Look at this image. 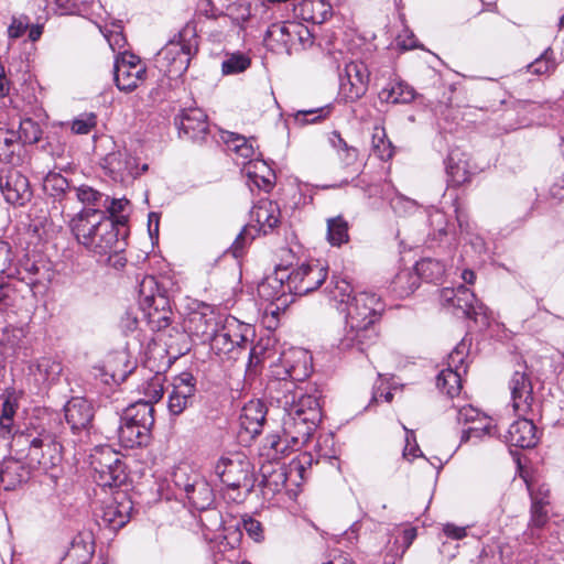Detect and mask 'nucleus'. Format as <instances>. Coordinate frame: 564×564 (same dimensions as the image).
I'll use <instances>...</instances> for the list:
<instances>
[{
    "label": "nucleus",
    "mask_w": 564,
    "mask_h": 564,
    "mask_svg": "<svg viewBox=\"0 0 564 564\" xmlns=\"http://www.w3.org/2000/svg\"><path fill=\"white\" fill-rule=\"evenodd\" d=\"M332 299L345 317L343 329L336 338V347L341 351H364L378 337L377 325L384 311L379 295L371 292L352 293L350 283L345 279L335 282Z\"/></svg>",
    "instance_id": "nucleus-1"
},
{
    "label": "nucleus",
    "mask_w": 564,
    "mask_h": 564,
    "mask_svg": "<svg viewBox=\"0 0 564 564\" xmlns=\"http://www.w3.org/2000/svg\"><path fill=\"white\" fill-rule=\"evenodd\" d=\"M124 219L117 220L99 208H83L69 220L70 231L77 243L87 252L98 257L118 256L126 247Z\"/></svg>",
    "instance_id": "nucleus-2"
},
{
    "label": "nucleus",
    "mask_w": 564,
    "mask_h": 564,
    "mask_svg": "<svg viewBox=\"0 0 564 564\" xmlns=\"http://www.w3.org/2000/svg\"><path fill=\"white\" fill-rule=\"evenodd\" d=\"M284 383V395L279 403L284 410L282 426L285 436L294 445L305 443L322 420V409L317 394H307L301 388L290 389Z\"/></svg>",
    "instance_id": "nucleus-3"
},
{
    "label": "nucleus",
    "mask_w": 564,
    "mask_h": 564,
    "mask_svg": "<svg viewBox=\"0 0 564 564\" xmlns=\"http://www.w3.org/2000/svg\"><path fill=\"white\" fill-rule=\"evenodd\" d=\"M11 448L20 458H25L30 468L50 470L62 460V445L56 436L45 429H28L14 434Z\"/></svg>",
    "instance_id": "nucleus-4"
},
{
    "label": "nucleus",
    "mask_w": 564,
    "mask_h": 564,
    "mask_svg": "<svg viewBox=\"0 0 564 564\" xmlns=\"http://www.w3.org/2000/svg\"><path fill=\"white\" fill-rule=\"evenodd\" d=\"M223 140L228 150L237 155V164L242 166L241 172L249 186L269 192L274 182V173L265 161L256 156L253 140L228 131L223 134Z\"/></svg>",
    "instance_id": "nucleus-5"
},
{
    "label": "nucleus",
    "mask_w": 564,
    "mask_h": 564,
    "mask_svg": "<svg viewBox=\"0 0 564 564\" xmlns=\"http://www.w3.org/2000/svg\"><path fill=\"white\" fill-rule=\"evenodd\" d=\"M197 45L195 28L186 24L158 53V67L170 76L182 75L188 68L192 56L196 54Z\"/></svg>",
    "instance_id": "nucleus-6"
},
{
    "label": "nucleus",
    "mask_w": 564,
    "mask_h": 564,
    "mask_svg": "<svg viewBox=\"0 0 564 564\" xmlns=\"http://www.w3.org/2000/svg\"><path fill=\"white\" fill-rule=\"evenodd\" d=\"M154 409L148 404H131L122 413L118 438L123 447L134 448L147 445L154 424Z\"/></svg>",
    "instance_id": "nucleus-7"
},
{
    "label": "nucleus",
    "mask_w": 564,
    "mask_h": 564,
    "mask_svg": "<svg viewBox=\"0 0 564 564\" xmlns=\"http://www.w3.org/2000/svg\"><path fill=\"white\" fill-rule=\"evenodd\" d=\"M94 478L101 487H118L127 480L126 465L120 453L109 445L98 446L90 455Z\"/></svg>",
    "instance_id": "nucleus-8"
},
{
    "label": "nucleus",
    "mask_w": 564,
    "mask_h": 564,
    "mask_svg": "<svg viewBox=\"0 0 564 564\" xmlns=\"http://www.w3.org/2000/svg\"><path fill=\"white\" fill-rule=\"evenodd\" d=\"M219 480L230 489L253 487V466L242 453H229L219 457L214 466Z\"/></svg>",
    "instance_id": "nucleus-9"
},
{
    "label": "nucleus",
    "mask_w": 564,
    "mask_h": 564,
    "mask_svg": "<svg viewBox=\"0 0 564 564\" xmlns=\"http://www.w3.org/2000/svg\"><path fill=\"white\" fill-rule=\"evenodd\" d=\"M444 272L445 267L438 260L423 259L416 262L414 271L402 270L395 275L393 291L399 296H408L419 288L420 279L436 283L441 281Z\"/></svg>",
    "instance_id": "nucleus-10"
},
{
    "label": "nucleus",
    "mask_w": 564,
    "mask_h": 564,
    "mask_svg": "<svg viewBox=\"0 0 564 564\" xmlns=\"http://www.w3.org/2000/svg\"><path fill=\"white\" fill-rule=\"evenodd\" d=\"M154 284L153 278H145L141 283L140 294L143 296L140 300V308L142 317L152 330H163L170 323L172 311L169 307L167 299L162 295L145 294V288L150 289Z\"/></svg>",
    "instance_id": "nucleus-11"
},
{
    "label": "nucleus",
    "mask_w": 564,
    "mask_h": 564,
    "mask_svg": "<svg viewBox=\"0 0 564 564\" xmlns=\"http://www.w3.org/2000/svg\"><path fill=\"white\" fill-rule=\"evenodd\" d=\"M339 96L349 102L364 97L370 82V70L362 61H349L338 74Z\"/></svg>",
    "instance_id": "nucleus-12"
},
{
    "label": "nucleus",
    "mask_w": 564,
    "mask_h": 564,
    "mask_svg": "<svg viewBox=\"0 0 564 564\" xmlns=\"http://www.w3.org/2000/svg\"><path fill=\"white\" fill-rule=\"evenodd\" d=\"M225 317L216 313L210 305L199 304L197 310L192 311L185 317L184 329L200 343L207 344L215 332L219 330Z\"/></svg>",
    "instance_id": "nucleus-13"
},
{
    "label": "nucleus",
    "mask_w": 564,
    "mask_h": 564,
    "mask_svg": "<svg viewBox=\"0 0 564 564\" xmlns=\"http://www.w3.org/2000/svg\"><path fill=\"white\" fill-rule=\"evenodd\" d=\"M147 68L141 59L131 53H119L113 64V77L119 90L130 93L144 82Z\"/></svg>",
    "instance_id": "nucleus-14"
},
{
    "label": "nucleus",
    "mask_w": 564,
    "mask_h": 564,
    "mask_svg": "<svg viewBox=\"0 0 564 564\" xmlns=\"http://www.w3.org/2000/svg\"><path fill=\"white\" fill-rule=\"evenodd\" d=\"M101 166L115 182L124 184L133 182L148 170V164L139 166L137 158L126 150L108 153L102 159Z\"/></svg>",
    "instance_id": "nucleus-15"
},
{
    "label": "nucleus",
    "mask_w": 564,
    "mask_h": 564,
    "mask_svg": "<svg viewBox=\"0 0 564 564\" xmlns=\"http://www.w3.org/2000/svg\"><path fill=\"white\" fill-rule=\"evenodd\" d=\"M441 300L444 305L452 306L456 312L464 316L478 321L481 317L484 324L487 323V307L478 303L475 294L465 285L455 289H443Z\"/></svg>",
    "instance_id": "nucleus-16"
},
{
    "label": "nucleus",
    "mask_w": 564,
    "mask_h": 564,
    "mask_svg": "<svg viewBox=\"0 0 564 564\" xmlns=\"http://www.w3.org/2000/svg\"><path fill=\"white\" fill-rule=\"evenodd\" d=\"M175 485L184 490L189 503L198 509H207L214 501L209 484L197 474L188 475L180 468L174 475Z\"/></svg>",
    "instance_id": "nucleus-17"
},
{
    "label": "nucleus",
    "mask_w": 564,
    "mask_h": 564,
    "mask_svg": "<svg viewBox=\"0 0 564 564\" xmlns=\"http://www.w3.org/2000/svg\"><path fill=\"white\" fill-rule=\"evenodd\" d=\"M327 270L319 262L303 263L289 271L293 295H306L318 289L326 280Z\"/></svg>",
    "instance_id": "nucleus-18"
},
{
    "label": "nucleus",
    "mask_w": 564,
    "mask_h": 564,
    "mask_svg": "<svg viewBox=\"0 0 564 564\" xmlns=\"http://www.w3.org/2000/svg\"><path fill=\"white\" fill-rule=\"evenodd\" d=\"M0 189L10 204L23 205L31 196L28 178L11 166L0 170Z\"/></svg>",
    "instance_id": "nucleus-19"
},
{
    "label": "nucleus",
    "mask_w": 564,
    "mask_h": 564,
    "mask_svg": "<svg viewBox=\"0 0 564 564\" xmlns=\"http://www.w3.org/2000/svg\"><path fill=\"white\" fill-rule=\"evenodd\" d=\"M258 294L265 301H281V304L285 305L288 296L293 294L289 280V269L278 268L271 275L267 276L258 285Z\"/></svg>",
    "instance_id": "nucleus-20"
},
{
    "label": "nucleus",
    "mask_w": 564,
    "mask_h": 564,
    "mask_svg": "<svg viewBox=\"0 0 564 564\" xmlns=\"http://www.w3.org/2000/svg\"><path fill=\"white\" fill-rule=\"evenodd\" d=\"M132 510V502L124 495H119L107 502L100 509L99 524L117 531L128 523Z\"/></svg>",
    "instance_id": "nucleus-21"
},
{
    "label": "nucleus",
    "mask_w": 564,
    "mask_h": 564,
    "mask_svg": "<svg viewBox=\"0 0 564 564\" xmlns=\"http://www.w3.org/2000/svg\"><path fill=\"white\" fill-rule=\"evenodd\" d=\"M172 388L169 410L178 415L192 403L196 392V379L191 372H182L173 379Z\"/></svg>",
    "instance_id": "nucleus-22"
},
{
    "label": "nucleus",
    "mask_w": 564,
    "mask_h": 564,
    "mask_svg": "<svg viewBox=\"0 0 564 564\" xmlns=\"http://www.w3.org/2000/svg\"><path fill=\"white\" fill-rule=\"evenodd\" d=\"M512 408L517 414L525 415L531 411L533 390L530 378L524 371H514L510 381Z\"/></svg>",
    "instance_id": "nucleus-23"
},
{
    "label": "nucleus",
    "mask_w": 564,
    "mask_h": 564,
    "mask_svg": "<svg viewBox=\"0 0 564 564\" xmlns=\"http://www.w3.org/2000/svg\"><path fill=\"white\" fill-rule=\"evenodd\" d=\"M64 411L66 422L73 433L88 435V429L94 417L91 403L82 398H73L66 403Z\"/></svg>",
    "instance_id": "nucleus-24"
},
{
    "label": "nucleus",
    "mask_w": 564,
    "mask_h": 564,
    "mask_svg": "<svg viewBox=\"0 0 564 564\" xmlns=\"http://www.w3.org/2000/svg\"><path fill=\"white\" fill-rule=\"evenodd\" d=\"M175 124L184 134L193 140L204 139L208 132L207 116L199 108L182 110L175 118Z\"/></svg>",
    "instance_id": "nucleus-25"
},
{
    "label": "nucleus",
    "mask_w": 564,
    "mask_h": 564,
    "mask_svg": "<svg viewBox=\"0 0 564 564\" xmlns=\"http://www.w3.org/2000/svg\"><path fill=\"white\" fill-rule=\"evenodd\" d=\"M281 212L275 202L268 198L260 199L250 212V221L254 223L252 227L264 235L273 230L280 223Z\"/></svg>",
    "instance_id": "nucleus-26"
},
{
    "label": "nucleus",
    "mask_w": 564,
    "mask_h": 564,
    "mask_svg": "<svg viewBox=\"0 0 564 564\" xmlns=\"http://www.w3.org/2000/svg\"><path fill=\"white\" fill-rule=\"evenodd\" d=\"M267 416V408L260 400H251L241 410L239 424L242 431L254 437L260 434Z\"/></svg>",
    "instance_id": "nucleus-27"
},
{
    "label": "nucleus",
    "mask_w": 564,
    "mask_h": 564,
    "mask_svg": "<svg viewBox=\"0 0 564 564\" xmlns=\"http://www.w3.org/2000/svg\"><path fill=\"white\" fill-rule=\"evenodd\" d=\"M506 442L516 447L530 448L536 445V427L531 420L519 419L508 429Z\"/></svg>",
    "instance_id": "nucleus-28"
},
{
    "label": "nucleus",
    "mask_w": 564,
    "mask_h": 564,
    "mask_svg": "<svg viewBox=\"0 0 564 564\" xmlns=\"http://www.w3.org/2000/svg\"><path fill=\"white\" fill-rule=\"evenodd\" d=\"M292 28H297L294 24L288 25L286 23H273L271 24L263 37V43L268 50L274 53H286L291 52V43L293 40Z\"/></svg>",
    "instance_id": "nucleus-29"
},
{
    "label": "nucleus",
    "mask_w": 564,
    "mask_h": 564,
    "mask_svg": "<svg viewBox=\"0 0 564 564\" xmlns=\"http://www.w3.org/2000/svg\"><path fill=\"white\" fill-rule=\"evenodd\" d=\"M446 174L448 183L453 186H460L469 182L471 172L469 170V163L464 153L453 151L449 153L446 160Z\"/></svg>",
    "instance_id": "nucleus-30"
},
{
    "label": "nucleus",
    "mask_w": 564,
    "mask_h": 564,
    "mask_svg": "<svg viewBox=\"0 0 564 564\" xmlns=\"http://www.w3.org/2000/svg\"><path fill=\"white\" fill-rule=\"evenodd\" d=\"M30 370L39 384L46 386L55 382L59 378L62 365L51 357H42L36 360Z\"/></svg>",
    "instance_id": "nucleus-31"
},
{
    "label": "nucleus",
    "mask_w": 564,
    "mask_h": 564,
    "mask_svg": "<svg viewBox=\"0 0 564 564\" xmlns=\"http://www.w3.org/2000/svg\"><path fill=\"white\" fill-rule=\"evenodd\" d=\"M308 355L303 349H291L283 354L282 361L285 365L288 376L293 380H302L308 376Z\"/></svg>",
    "instance_id": "nucleus-32"
},
{
    "label": "nucleus",
    "mask_w": 564,
    "mask_h": 564,
    "mask_svg": "<svg viewBox=\"0 0 564 564\" xmlns=\"http://www.w3.org/2000/svg\"><path fill=\"white\" fill-rule=\"evenodd\" d=\"M414 97V89L402 80H391L379 93L380 100L389 104H408Z\"/></svg>",
    "instance_id": "nucleus-33"
},
{
    "label": "nucleus",
    "mask_w": 564,
    "mask_h": 564,
    "mask_svg": "<svg viewBox=\"0 0 564 564\" xmlns=\"http://www.w3.org/2000/svg\"><path fill=\"white\" fill-rule=\"evenodd\" d=\"M164 377L161 373H155L149 380L144 381L139 391L143 394V399L137 401L134 404H148L153 408V404L160 401L164 393Z\"/></svg>",
    "instance_id": "nucleus-34"
},
{
    "label": "nucleus",
    "mask_w": 564,
    "mask_h": 564,
    "mask_svg": "<svg viewBox=\"0 0 564 564\" xmlns=\"http://www.w3.org/2000/svg\"><path fill=\"white\" fill-rule=\"evenodd\" d=\"M224 322H226V329L230 333L234 348L245 346L254 334L250 324L241 323L235 317L226 316Z\"/></svg>",
    "instance_id": "nucleus-35"
},
{
    "label": "nucleus",
    "mask_w": 564,
    "mask_h": 564,
    "mask_svg": "<svg viewBox=\"0 0 564 564\" xmlns=\"http://www.w3.org/2000/svg\"><path fill=\"white\" fill-rule=\"evenodd\" d=\"M436 384L447 395H458L462 389V373L452 368L443 369L437 376Z\"/></svg>",
    "instance_id": "nucleus-36"
},
{
    "label": "nucleus",
    "mask_w": 564,
    "mask_h": 564,
    "mask_svg": "<svg viewBox=\"0 0 564 564\" xmlns=\"http://www.w3.org/2000/svg\"><path fill=\"white\" fill-rule=\"evenodd\" d=\"M22 460L25 463V458H20L15 454L14 458H8L1 462L2 482L8 479L10 485H14L25 479L28 473L21 463Z\"/></svg>",
    "instance_id": "nucleus-37"
},
{
    "label": "nucleus",
    "mask_w": 564,
    "mask_h": 564,
    "mask_svg": "<svg viewBox=\"0 0 564 564\" xmlns=\"http://www.w3.org/2000/svg\"><path fill=\"white\" fill-rule=\"evenodd\" d=\"M348 223L340 216L327 220V241L332 246L339 247L348 242Z\"/></svg>",
    "instance_id": "nucleus-38"
},
{
    "label": "nucleus",
    "mask_w": 564,
    "mask_h": 564,
    "mask_svg": "<svg viewBox=\"0 0 564 564\" xmlns=\"http://www.w3.org/2000/svg\"><path fill=\"white\" fill-rule=\"evenodd\" d=\"M372 152L382 161H388L393 156L394 149L387 138L384 128L376 127L372 133Z\"/></svg>",
    "instance_id": "nucleus-39"
},
{
    "label": "nucleus",
    "mask_w": 564,
    "mask_h": 564,
    "mask_svg": "<svg viewBox=\"0 0 564 564\" xmlns=\"http://www.w3.org/2000/svg\"><path fill=\"white\" fill-rule=\"evenodd\" d=\"M20 150V142L14 131L0 129V161L13 163L17 151Z\"/></svg>",
    "instance_id": "nucleus-40"
},
{
    "label": "nucleus",
    "mask_w": 564,
    "mask_h": 564,
    "mask_svg": "<svg viewBox=\"0 0 564 564\" xmlns=\"http://www.w3.org/2000/svg\"><path fill=\"white\" fill-rule=\"evenodd\" d=\"M557 64L554 58V52L547 47L539 57L530 63L527 68L533 75H549L553 73Z\"/></svg>",
    "instance_id": "nucleus-41"
},
{
    "label": "nucleus",
    "mask_w": 564,
    "mask_h": 564,
    "mask_svg": "<svg viewBox=\"0 0 564 564\" xmlns=\"http://www.w3.org/2000/svg\"><path fill=\"white\" fill-rule=\"evenodd\" d=\"M212 337L207 343L216 355L220 356L232 351L234 344L230 339V333L226 329V322L221 323L219 330H216Z\"/></svg>",
    "instance_id": "nucleus-42"
},
{
    "label": "nucleus",
    "mask_w": 564,
    "mask_h": 564,
    "mask_svg": "<svg viewBox=\"0 0 564 564\" xmlns=\"http://www.w3.org/2000/svg\"><path fill=\"white\" fill-rule=\"evenodd\" d=\"M251 65L250 57L241 52L229 54L221 64V70L225 75L239 74L245 72Z\"/></svg>",
    "instance_id": "nucleus-43"
},
{
    "label": "nucleus",
    "mask_w": 564,
    "mask_h": 564,
    "mask_svg": "<svg viewBox=\"0 0 564 564\" xmlns=\"http://www.w3.org/2000/svg\"><path fill=\"white\" fill-rule=\"evenodd\" d=\"M18 135V141L26 144L36 143L42 135V130L39 123L33 121L32 119H23L20 122V129Z\"/></svg>",
    "instance_id": "nucleus-44"
},
{
    "label": "nucleus",
    "mask_w": 564,
    "mask_h": 564,
    "mask_svg": "<svg viewBox=\"0 0 564 564\" xmlns=\"http://www.w3.org/2000/svg\"><path fill=\"white\" fill-rule=\"evenodd\" d=\"M327 115L328 110L326 108L299 110L293 115V121L296 126L303 127L308 123H316L326 118Z\"/></svg>",
    "instance_id": "nucleus-45"
},
{
    "label": "nucleus",
    "mask_w": 564,
    "mask_h": 564,
    "mask_svg": "<svg viewBox=\"0 0 564 564\" xmlns=\"http://www.w3.org/2000/svg\"><path fill=\"white\" fill-rule=\"evenodd\" d=\"M43 186L44 189L50 193V195L58 196L66 192V189L69 187V184L67 178L59 173H48L44 178Z\"/></svg>",
    "instance_id": "nucleus-46"
},
{
    "label": "nucleus",
    "mask_w": 564,
    "mask_h": 564,
    "mask_svg": "<svg viewBox=\"0 0 564 564\" xmlns=\"http://www.w3.org/2000/svg\"><path fill=\"white\" fill-rule=\"evenodd\" d=\"M74 192L76 198L87 206H97L105 197L102 193L86 184L74 187Z\"/></svg>",
    "instance_id": "nucleus-47"
},
{
    "label": "nucleus",
    "mask_w": 564,
    "mask_h": 564,
    "mask_svg": "<svg viewBox=\"0 0 564 564\" xmlns=\"http://www.w3.org/2000/svg\"><path fill=\"white\" fill-rule=\"evenodd\" d=\"M549 501L539 499L536 495L532 494V507H531V521L530 524L535 528H542L547 521V510L545 507Z\"/></svg>",
    "instance_id": "nucleus-48"
},
{
    "label": "nucleus",
    "mask_w": 564,
    "mask_h": 564,
    "mask_svg": "<svg viewBox=\"0 0 564 564\" xmlns=\"http://www.w3.org/2000/svg\"><path fill=\"white\" fill-rule=\"evenodd\" d=\"M17 408L18 403L15 399H12L10 397L6 398V400L2 403L0 429L6 434H10L12 432L13 416L15 414Z\"/></svg>",
    "instance_id": "nucleus-49"
},
{
    "label": "nucleus",
    "mask_w": 564,
    "mask_h": 564,
    "mask_svg": "<svg viewBox=\"0 0 564 564\" xmlns=\"http://www.w3.org/2000/svg\"><path fill=\"white\" fill-rule=\"evenodd\" d=\"M474 425L468 429L469 436L481 437L482 435L494 436L498 433L497 425L492 419L482 416L477 417Z\"/></svg>",
    "instance_id": "nucleus-50"
},
{
    "label": "nucleus",
    "mask_w": 564,
    "mask_h": 564,
    "mask_svg": "<svg viewBox=\"0 0 564 564\" xmlns=\"http://www.w3.org/2000/svg\"><path fill=\"white\" fill-rule=\"evenodd\" d=\"M467 357V347L464 343L458 344L448 355L447 368L455 369L462 375L466 373L467 366L465 359Z\"/></svg>",
    "instance_id": "nucleus-51"
},
{
    "label": "nucleus",
    "mask_w": 564,
    "mask_h": 564,
    "mask_svg": "<svg viewBox=\"0 0 564 564\" xmlns=\"http://www.w3.org/2000/svg\"><path fill=\"white\" fill-rule=\"evenodd\" d=\"M284 449L281 437L276 434H271L265 437L261 454L269 459H278L284 453Z\"/></svg>",
    "instance_id": "nucleus-52"
},
{
    "label": "nucleus",
    "mask_w": 564,
    "mask_h": 564,
    "mask_svg": "<svg viewBox=\"0 0 564 564\" xmlns=\"http://www.w3.org/2000/svg\"><path fill=\"white\" fill-rule=\"evenodd\" d=\"M93 0H54L61 14H80L87 10Z\"/></svg>",
    "instance_id": "nucleus-53"
},
{
    "label": "nucleus",
    "mask_w": 564,
    "mask_h": 564,
    "mask_svg": "<svg viewBox=\"0 0 564 564\" xmlns=\"http://www.w3.org/2000/svg\"><path fill=\"white\" fill-rule=\"evenodd\" d=\"M228 14L238 24L247 22L251 17L250 3L246 0L234 2L228 7Z\"/></svg>",
    "instance_id": "nucleus-54"
},
{
    "label": "nucleus",
    "mask_w": 564,
    "mask_h": 564,
    "mask_svg": "<svg viewBox=\"0 0 564 564\" xmlns=\"http://www.w3.org/2000/svg\"><path fill=\"white\" fill-rule=\"evenodd\" d=\"M97 124L94 113H83L72 122V131L77 134L89 133Z\"/></svg>",
    "instance_id": "nucleus-55"
},
{
    "label": "nucleus",
    "mask_w": 564,
    "mask_h": 564,
    "mask_svg": "<svg viewBox=\"0 0 564 564\" xmlns=\"http://www.w3.org/2000/svg\"><path fill=\"white\" fill-rule=\"evenodd\" d=\"M239 528L245 530L246 533L256 542H261L264 538L262 524L251 517L242 518Z\"/></svg>",
    "instance_id": "nucleus-56"
},
{
    "label": "nucleus",
    "mask_w": 564,
    "mask_h": 564,
    "mask_svg": "<svg viewBox=\"0 0 564 564\" xmlns=\"http://www.w3.org/2000/svg\"><path fill=\"white\" fill-rule=\"evenodd\" d=\"M26 271L33 276L31 278V282L33 284H42L51 281V273L46 269L45 264L39 265L36 263H31L26 267Z\"/></svg>",
    "instance_id": "nucleus-57"
},
{
    "label": "nucleus",
    "mask_w": 564,
    "mask_h": 564,
    "mask_svg": "<svg viewBox=\"0 0 564 564\" xmlns=\"http://www.w3.org/2000/svg\"><path fill=\"white\" fill-rule=\"evenodd\" d=\"M112 364H123L124 368L122 370L113 369L112 377L113 378H124L127 373L131 372L133 365L129 360L127 352L119 351L115 355L113 359L109 361V367L112 368Z\"/></svg>",
    "instance_id": "nucleus-58"
},
{
    "label": "nucleus",
    "mask_w": 564,
    "mask_h": 564,
    "mask_svg": "<svg viewBox=\"0 0 564 564\" xmlns=\"http://www.w3.org/2000/svg\"><path fill=\"white\" fill-rule=\"evenodd\" d=\"M267 348L257 344L250 349L249 354V362H248V371H256L257 367L265 359Z\"/></svg>",
    "instance_id": "nucleus-59"
},
{
    "label": "nucleus",
    "mask_w": 564,
    "mask_h": 564,
    "mask_svg": "<svg viewBox=\"0 0 564 564\" xmlns=\"http://www.w3.org/2000/svg\"><path fill=\"white\" fill-rule=\"evenodd\" d=\"M351 61L344 52L341 51H330L326 55V62L329 67L335 68L339 72H343V68L346 67V63Z\"/></svg>",
    "instance_id": "nucleus-60"
},
{
    "label": "nucleus",
    "mask_w": 564,
    "mask_h": 564,
    "mask_svg": "<svg viewBox=\"0 0 564 564\" xmlns=\"http://www.w3.org/2000/svg\"><path fill=\"white\" fill-rule=\"evenodd\" d=\"M12 260L13 256L10 245L0 240V275L9 271Z\"/></svg>",
    "instance_id": "nucleus-61"
},
{
    "label": "nucleus",
    "mask_w": 564,
    "mask_h": 564,
    "mask_svg": "<svg viewBox=\"0 0 564 564\" xmlns=\"http://www.w3.org/2000/svg\"><path fill=\"white\" fill-rule=\"evenodd\" d=\"M128 204L129 202L126 198H109L106 196L104 206L107 208L111 215L110 217L112 218V216H117L123 213Z\"/></svg>",
    "instance_id": "nucleus-62"
},
{
    "label": "nucleus",
    "mask_w": 564,
    "mask_h": 564,
    "mask_svg": "<svg viewBox=\"0 0 564 564\" xmlns=\"http://www.w3.org/2000/svg\"><path fill=\"white\" fill-rule=\"evenodd\" d=\"M29 28V21L25 17L13 18L8 28V34L12 39L20 37Z\"/></svg>",
    "instance_id": "nucleus-63"
},
{
    "label": "nucleus",
    "mask_w": 564,
    "mask_h": 564,
    "mask_svg": "<svg viewBox=\"0 0 564 564\" xmlns=\"http://www.w3.org/2000/svg\"><path fill=\"white\" fill-rule=\"evenodd\" d=\"M105 37L113 52L123 48L126 45V37L121 31H109L105 34Z\"/></svg>",
    "instance_id": "nucleus-64"
}]
</instances>
